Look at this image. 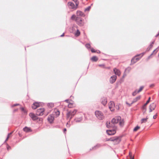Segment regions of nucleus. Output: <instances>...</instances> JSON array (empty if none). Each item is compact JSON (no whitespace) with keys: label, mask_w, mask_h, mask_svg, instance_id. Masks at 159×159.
Segmentation results:
<instances>
[{"label":"nucleus","mask_w":159,"mask_h":159,"mask_svg":"<svg viewBox=\"0 0 159 159\" xmlns=\"http://www.w3.org/2000/svg\"><path fill=\"white\" fill-rule=\"evenodd\" d=\"M77 110H74L72 111H68L66 114V119H69V120L72 118L74 116Z\"/></svg>","instance_id":"obj_1"},{"label":"nucleus","mask_w":159,"mask_h":159,"mask_svg":"<svg viewBox=\"0 0 159 159\" xmlns=\"http://www.w3.org/2000/svg\"><path fill=\"white\" fill-rule=\"evenodd\" d=\"M143 53H142L135 56L131 60V64H133L137 62L143 56Z\"/></svg>","instance_id":"obj_2"},{"label":"nucleus","mask_w":159,"mask_h":159,"mask_svg":"<svg viewBox=\"0 0 159 159\" xmlns=\"http://www.w3.org/2000/svg\"><path fill=\"white\" fill-rule=\"evenodd\" d=\"M95 115L96 117L99 120H102L104 118V116L103 113L100 111H95Z\"/></svg>","instance_id":"obj_3"},{"label":"nucleus","mask_w":159,"mask_h":159,"mask_svg":"<svg viewBox=\"0 0 159 159\" xmlns=\"http://www.w3.org/2000/svg\"><path fill=\"white\" fill-rule=\"evenodd\" d=\"M44 109L43 108H41L38 109L37 110L36 114L39 116L43 115L44 114Z\"/></svg>","instance_id":"obj_4"},{"label":"nucleus","mask_w":159,"mask_h":159,"mask_svg":"<svg viewBox=\"0 0 159 159\" xmlns=\"http://www.w3.org/2000/svg\"><path fill=\"white\" fill-rule=\"evenodd\" d=\"M120 120V117L119 116L116 117L111 120V122L113 124L117 123Z\"/></svg>","instance_id":"obj_5"},{"label":"nucleus","mask_w":159,"mask_h":159,"mask_svg":"<svg viewBox=\"0 0 159 159\" xmlns=\"http://www.w3.org/2000/svg\"><path fill=\"white\" fill-rule=\"evenodd\" d=\"M113 140L112 141L114 142V144H117L120 142V138L118 137H113Z\"/></svg>","instance_id":"obj_6"},{"label":"nucleus","mask_w":159,"mask_h":159,"mask_svg":"<svg viewBox=\"0 0 159 159\" xmlns=\"http://www.w3.org/2000/svg\"><path fill=\"white\" fill-rule=\"evenodd\" d=\"M75 21L80 26L83 25L84 23L81 18L78 17H76Z\"/></svg>","instance_id":"obj_7"},{"label":"nucleus","mask_w":159,"mask_h":159,"mask_svg":"<svg viewBox=\"0 0 159 159\" xmlns=\"http://www.w3.org/2000/svg\"><path fill=\"white\" fill-rule=\"evenodd\" d=\"M115 105L113 102H110L109 103V107L111 111L114 110Z\"/></svg>","instance_id":"obj_8"},{"label":"nucleus","mask_w":159,"mask_h":159,"mask_svg":"<svg viewBox=\"0 0 159 159\" xmlns=\"http://www.w3.org/2000/svg\"><path fill=\"white\" fill-rule=\"evenodd\" d=\"M156 107V104L154 103H151L149 106L150 112L152 111L153 110H154Z\"/></svg>","instance_id":"obj_9"},{"label":"nucleus","mask_w":159,"mask_h":159,"mask_svg":"<svg viewBox=\"0 0 159 159\" xmlns=\"http://www.w3.org/2000/svg\"><path fill=\"white\" fill-rule=\"evenodd\" d=\"M29 116L32 119L34 120H37L38 118V117L35 116L33 113H30L29 114Z\"/></svg>","instance_id":"obj_10"},{"label":"nucleus","mask_w":159,"mask_h":159,"mask_svg":"<svg viewBox=\"0 0 159 159\" xmlns=\"http://www.w3.org/2000/svg\"><path fill=\"white\" fill-rule=\"evenodd\" d=\"M107 132L108 134L109 135H112L114 134L116 131L115 130H107Z\"/></svg>","instance_id":"obj_11"},{"label":"nucleus","mask_w":159,"mask_h":159,"mask_svg":"<svg viewBox=\"0 0 159 159\" xmlns=\"http://www.w3.org/2000/svg\"><path fill=\"white\" fill-rule=\"evenodd\" d=\"M68 5L69 7L70 8L75 9H76L77 8V7H75V4L71 2H68Z\"/></svg>","instance_id":"obj_12"},{"label":"nucleus","mask_w":159,"mask_h":159,"mask_svg":"<svg viewBox=\"0 0 159 159\" xmlns=\"http://www.w3.org/2000/svg\"><path fill=\"white\" fill-rule=\"evenodd\" d=\"M116 78H117L116 76V75H113V76H111L110 79V82L111 83H114L116 80Z\"/></svg>","instance_id":"obj_13"},{"label":"nucleus","mask_w":159,"mask_h":159,"mask_svg":"<svg viewBox=\"0 0 159 159\" xmlns=\"http://www.w3.org/2000/svg\"><path fill=\"white\" fill-rule=\"evenodd\" d=\"M113 71L116 75L118 76H120V75L121 73L120 71L116 68H115L113 69Z\"/></svg>","instance_id":"obj_14"},{"label":"nucleus","mask_w":159,"mask_h":159,"mask_svg":"<svg viewBox=\"0 0 159 159\" xmlns=\"http://www.w3.org/2000/svg\"><path fill=\"white\" fill-rule=\"evenodd\" d=\"M141 98V96L139 95L137 97H136L135 98H134L133 99L132 102L131 103V104H133V103L137 102L138 100H139Z\"/></svg>","instance_id":"obj_15"},{"label":"nucleus","mask_w":159,"mask_h":159,"mask_svg":"<svg viewBox=\"0 0 159 159\" xmlns=\"http://www.w3.org/2000/svg\"><path fill=\"white\" fill-rule=\"evenodd\" d=\"M54 119L53 116L52 115H49L48 116V121L50 123H52Z\"/></svg>","instance_id":"obj_16"},{"label":"nucleus","mask_w":159,"mask_h":159,"mask_svg":"<svg viewBox=\"0 0 159 159\" xmlns=\"http://www.w3.org/2000/svg\"><path fill=\"white\" fill-rule=\"evenodd\" d=\"M39 106V104L37 102H35L33 104L32 107L33 109H35Z\"/></svg>","instance_id":"obj_17"},{"label":"nucleus","mask_w":159,"mask_h":159,"mask_svg":"<svg viewBox=\"0 0 159 159\" xmlns=\"http://www.w3.org/2000/svg\"><path fill=\"white\" fill-rule=\"evenodd\" d=\"M76 15L78 16H84V14L82 11H78L76 12Z\"/></svg>","instance_id":"obj_18"},{"label":"nucleus","mask_w":159,"mask_h":159,"mask_svg":"<svg viewBox=\"0 0 159 159\" xmlns=\"http://www.w3.org/2000/svg\"><path fill=\"white\" fill-rule=\"evenodd\" d=\"M101 103L104 105H105L107 103V101L106 98H103L101 99Z\"/></svg>","instance_id":"obj_19"},{"label":"nucleus","mask_w":159,"mask_h":159,"mask_svg":"<svg viewBox=\"0 0 159 159\" xmlns=\"http://www.w3.org/2000/svg\"><path fill=\"white\" fill-rule=\"evenodd\" d=\"M23 130L24 131L28 132L31 131V129L30 128L27 127H25L23 129Z\"/></svg>","instance_id":"obj_20"},{"label":"nucleus","mask_w":159,"mask_h":159,"mask_svg":"<svg viewBox=\"0 0 159 159\" xmlns=\"http://www.w3.org/2000/svg\"><path fill=\"white\" fill-rule=\"evenodd\" d=\"M54 115L58 116L60 115V112L57 109H55L54 110Z\"/></svg>","instance_id":"obj_21"},{"label":"nucleus","mask_w":159,"mask_h":159,"mask_svg":"<svg viewBox=\"0 0 159 159\" xmlns=\"http://www.w3.org/2000/svg\"><path fill=\"white\" fill-rule=\"evenodd\" d=\"M68 107L69 108H72L75 107V105L73 103H69L68 104Z\"/></svg>","instance_id":"obj_22"},{"label":"nucleus","mask_w":159,"mask_h":159,"mask_svg":"<svg viewBox=\"0 0 159 159\" xmlns=\"http://www.w3.org/2000/svg\"><path fill=\"white\" fill-rule=\"evenodd\" d=\"M91 60L92 61L96 62L98 60V59L97 57L93 56L91 58Z\"/></svg>","instance_id":"obj_23"},{"label":"nucleus","mask_w":159,"mask_h":159,"mask_svg":"<svg viewBox=\"0 0 159 159\" xmlns=\"http://www.w3.org/2000/svg\"><path fill=\"white\" fill-rule=\"evenodd\" d=\"M148 119V117H146V118H143L141 119V123H143L146 122Z\"/></svg>","instance_id":"obj_24"},{"label":"nucleus","mask_w":159,"mask_h":159,"mask_svg":"<svg viewBox=\"0 0 159 159\" xmlns=\"http://www.w3.org/2000/svg\"><path fill=\"white\" fill-rule=\"evenodd\" d=\"M100 146L99 144H98V145H96V146H95L93 147L92 148H90V150L95 149L96 148H98Z\"/></svg>","instance_id":"obj_25"},{"label":"nucleus","mask_w":159,"mask_h":159,"mask_svg":"<svg viewBox=\"0 0 159 159\" xmlns=\"http://www.w3.org/2000/svg\"><path fill=\"white\" fill-rule=\"evenodd\" d=\"M75 35L76 37L79 36L80 35V32L78 30H77L76 32L75 33Z\"/></svg>","instance_id":"obj_26"},{"label":"nucleus","mask_w":159,"mask_h":159,"mask_svg":"<svg viewBox=\"0 0 159 159\" xmlns=\"http://www.w3.org/2000/svg\"><path fill=\"white\" fill-rule=\"evenodd\" d=\"M91 51L92 52H97V53H100V51L98 50V51H96L93 48H91Z\"/></svg>","instance_id":"obj_27"},{"label":"nucleus","mask_w":159,"mask_h":159,"mask_svg":"<svg viewBox=\"0 0 159 159\" xmlns=\"http://www.w3.org/2000/svg\"><path fill=\"white\" fill-rule=\"evenodd\" d=\"M48 106L50 108H52L54 107V104L53 103L50 102L48 104Z\"/></svg>","instance_id":"obj_28"},{"label":"nucleus","mask_w":159,"mask_h":159,"mask_svg":"<svg viewBox=\"0 0 159 159\" xmlns=\"http://www.w3.org/2000/svg\"><path fill=\"white\" fill-rule=\"evenodd\" d=\"M119 125H120L122 126L123 125L124 123V121L123 120H121L120 119V120H119Z\"/></svg>","instance_id":"obj_29"},{"label":"nucleus","mask_w":159,"mask_h":159,"mask_svg":"<svg viewBox=\"0 0 159 159\" xmlns=\"http://www.w3.org/2000/svg\"><path fill=\"white\" fill-rule=\"evenodd\" d=\"M82 120V118H76L75 119V120L77 122H79Z\"/></svg>","instance_id":"obj_30"},{"label":"nucleus","mask_w":159,"mask_h":159,"mask_svg":"<svg viewBox=\"0 0 159 159\" xmlns=\"http://www.w3.org/2000/svg\"><path fill=\"white\" fill-rule=\"evenodd\" d=\"M106 126L108 128L111 127V123L110 122H107L106 123Z\"/></svg>","instance_id":"obj_31"},{"label":"nucleus","mask_w":159,"mask_h":159,"mask_svg":"<svg viewBox=\"0 0 159 159\" xmlns=\"http://www.w3.org/2000/svg\"><path fill=\"white\" fill-rule=\"evenodd\" d=\"M138 93H139V92H138L137 90V89L133 93L132 95L133 96H135Z\"/></svg>","instance_id":"obj_32"},{"label":"nucleus","mask_w":159,"mask_h":159,"mask_svg":"<svg viewBox=\"0 0 159 159\" xmlns=\"http://www.w3.org/2000/svg\"><path fill=\"white\" fill-rule=\"evenodd\" d=\"M143 88H144V87L143 86H141L140 87V88H139V90H137V91H138V92H139H139H141L143 90Z\"/></svg>","instance_id":"obj_33"},{"label":"nucleus","mask_w":159,"mask_h":159,"mask_svg":"<svg viewBox=\"0 0 159 159\" xmlns=\"http://www.w3.org/2000/svg\"><path fill=\"white\" fill-rule=\"evenodd\" d=\"M140 128V127L137 126H136L134 128V131H136L138 130Z\"/></svg>","instance_id":"obj_34"},{"label":"nucleus","mask_w":159,"mask_h":159,"mask_svg":"<svg viewBox=\"0 0 159 159\" xmlns=\"http://www.w3.org/2000/svg\"><path fill=\"white\" fill-rule=\"evenodd\" d=\"M158 50H159V48H157L155 50L153 51V53L152 54H151V55L153 53L154 54H155L158 51Z\"/></svg>","instance_id":"obj_35"},{"label":"nucleus","mask_w":159,"mask_h":159,"mask_svg":"<svg viewBox=\"0 0 159 159\" xmlns=\"http://www.w3.org/2000/svg\"><path fill=\"white\" fill-rule=\"evenodd\" d=\"M86 47L88 48H91V45L89 43H87L85 45Z\"/></svg>","instance_id":"obj_36"},{"label":"nucleus","mask_w":159,"mask_h":159,"mask_svg":"<svg viewBox=\"0 0 159 159\" xmlns=\"http://www.w3.org/2000/svg\"><path fill=\"white\" fill-rule=\"evenodd\" d=\"M12 133H9L8 135V136H7V137L6 140V141H7L8 140L9 138V137H10V135Z\"/></svg>","instance_id":"obj_37"},{"label":"nucleus","mask_w":159,"mask_h":159,"mask_svg":"<svg viewBox=\"0 0 159 159\" xmlns=\"http://www.w3.org/2000/svg\"><path fill=\"white\" fill-rule=\"evenodd\" d=\"M113 137H111L109 139H106V141H112L113 140Z\"/></svg>","instance_id":"obj_38"},{"label":"nucleus","mask_w":159,"mask_h":159,"mask_svg":"<svg viewBox=\"0 0 159 159\" xmlns=\"http://www.w3.org/2000/svg\"><path fill=\"white\" fill-rule=\"evenodd\" d=\"M76 16L74 15H73L71 17V19L73 20H75L76 19Z\"/></svg>","instance_id":"obj_39"},{"label":"nucleus","mask_w":159,"mask_h":159,"mask_svg":"<svg viewBox=\"0 0 159 159\" xmlns=\"http://www.w3.org/2000/svg\"><path fill=\"white\" fill-rule=\"evenodd\" d=\"M153 43H153V42L151 43L150 45L149 46V50L152 47Z\"/></svg>","instance_id":"obj_40"},{"label":"nucleus","mask_w":159,"mask_h":159,"mask_svg":"<svg viewBox=\"0 0 159 159\" xmlns=\"http://www.w3.org/2000/svg\"><path fill=\"white\" fill-rule=\"evenodd\" d=\"M129 156L130 157V159H132L133 158H134L133 157H132V153L131 152H129Z\"/></svg>","instance_id":"obj_41"},{"label":"nucleus","mask_w":159,"mask_h":159,"mask_svg":"<svg viewBox=\"0 0 159 159\" xmlns=\"http://www.w3.org/2000/svg\"><path fill=\"white\" fill-rule=\"evenodd\" d=\"M98 66L102 68H105V66L103 64L99 65H98Z\"/></svg>","instance_id":"obj_42"},{"label":"nucleus","mask_w":159,"mask_h":159,"mask_svg":"<svg viewBox=\"0 0 159 159\" xmlns=\"http://www.w3.org/2000/svg\"><path fill=\"white\" fill-rule=\"evenodd\" d=\"M75 2V5L76 6V7H77V6H78V5H79V2H78V1H77L76 2Z\"/></svg>","instance_id":"obj_43"},{"label":"nucleus","mask_w":159,"mask_h":159,"mask_svg":"<svg viewBox=\"0 0 159 159\" xmlns=\"http://www.w3.org/2000/svg\"><path fill=\"white\" fill-rule=\"evenodd\" d=\"M151 99V98L150 97L149 98H148V100L147 101V103H149V102H150V100Z\"/></svg>","instance_id":"obj_44"},{"label":"nucleus","mask_w":159,"mask_h":159,"mask_svg":"<svg viewBox=\"0 0 159 159\" xmlns=\"http://www.w3.org/2000/svg\"><path fill=\"white\" fill-rule=\"evenodd\" d=\"M65 101L69 103L70 102L69 100H66Z\"/></svg>","instance_id":"obj_45"},{"label":"nucleus","mask_w":159,"mask_h":159,"mask_svg":"<svg viewBox=\"0 0 159 159\" xmlns=\"http://www.w3.org/2000/svg\"><path fill=\"white\" fill-rule=\"evenodd\" d=\"M19 105V104H14V105H12V107H14L15 106Z\"/></svg>","instance_id":"obj_46"},{"label":"nucleus","mask_w":159,"mask_h":159,"mask_svg":"<svg viewBox=\"0 0 159 159\" xmlns=\"http://www.w3.org/2000/svg\"><path fill=\"white\" fill-rule=\"evenodd\" d=\"M157 114H156V115H154L153 116V118L154 119H155L156 118H157Z\"/></svg>","instance_id":"obj_47"},{"label":"nucleus","mask_w":159,"mask_h":159,"mask_svg":"<svg viewBox=\"0 0 159 159\" xmlns=\"http://www.w3.org/2000/svg\"><path fill=\"white\" fill-rule=\"evenodd\" d=\"M126 103L127 105H128L129 106H130L132 104L131 103V104H129L127 102H126Z\"/></svg>","instance_id":"obj_48"},{"label":"nucleus","mask_w":159,"mask_h":159,"mask_svg":"<svg viewBox=\"0 0 159 159\" xmlns=\"http://www.w3.org/2000/svg\"><path fill=\"white\" fill-rule=\"evenodd\" d=\"M7 148L8 150H9V149H10L11 148L10 146H8L7 147Z\"/></svg>","instance_id":"obj_49"},{"label":"nucleus","mask_w":159,"mask_h":159,"mask_svg":"<svg viewBox=\"0 0 159 159\" xmlns=\"http://www.w3.org/2000/svg\"><path fill=\"white\" fill-rule=\"evenodd\" d=\"M21 109L22 111H24L25 110L24 108V107L21 108Z\"/></svg>","instance_id":"obj_50"},{"label":"nucleus","mask_w":159,"mask_h":159,"mask_svg":"<svg viewBox=\"0 0 159 159\" xmlns=\"http://www.w3.org/2000/svg\"><path fill=\"white\" fill-rule=\"evenodd\" d=\"M148 104V103H147V102L143 106V107L144 108V107H146V105Z\"/></svg>","instance_id":"obj_51"},{"label":"nucleus","mask_w":159,"mask_h":159,"mask_svg":"<svg viewBox=\"0 0 159 159\" xmlns=\"http://www.w3.org/2000/svg\"><path fill=\"white\" fill-rule=\"evenodd\" d=\"M66 128L64 129V133H66Z\"/></svg>","instance_id":"obj_52"},{"label":"nucleus","mask_w":159,"mask_h":159,"mask_svg":"<svg viewBox=\"0 0 159 159\" xmlns=\"http://www.w3.org/2000/svg\"><path fill=\"white\" fill-rule=\"evenodd\" d=\"M64 34L63 33L61 35V36L63 37V36H64Z\"/></svg>","instance_id":"obj_53"},{"label":"nucleus","mask_w":159,"mask_h":159,"mask_svg":"<svg viewBox=\"0 0 159 159\" xmlns=\"http://www.w3.org/2000/svg\"><path fill=\"white\" fill-rule=\"evenodd\" d=\"M106 68H107V69H110V68L109 67H106Z\"/></svg>","instance_id":"obj_54"},{"label":"nucleus","mask_w":159,"mask_h":159,"mask_svg":"<svg viewBox=\"0 0 159 159\" xmlns=\"http://www.w3.org/2000/svg\"><path fill=\"white\" fill-rule=\"evenodd\" d=\"M159 35V33H158V34H157V36Z\"/></svg>","instance_id":"obj_55"},{"label":"nucleus","mask_w":159,"mask_h":159,"mask_svg":"<svg viewBox=\"0 0 159 159\" xmlns=\"http://www.w3.org/2000/svg\"><path fill=\"white\" fill-rule=\"evenodd\" d=\"M132 159H134V158H132Z\"/></svg>","instance_id":"obj_56"}]
</instances>
